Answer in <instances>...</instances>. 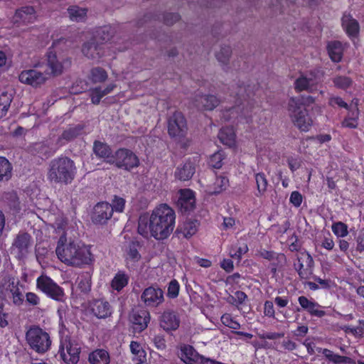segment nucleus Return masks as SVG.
<instances>
[{
	"instance_id": "44",
	"label": "nucleus",
	"mask_w": 364,
	"mask_h": 364,
	"mask_svg": "<svg viewBox=\"0 0 364 364\" xmlns=\"http://www.w3.org/2000/svg\"><path fill=\"white\" fill-rule=\"evenodd\" d=\"M229 186V180L226 176H220L216 178L214 183L213 184V191H210L211 194L217 195L226 190Z\"/></svg>"
},
{
	"instance_id": "25",
	"label": "nucleus",
	"mask_w": 364,
	"mask_h": 364,
	"mask_svg": "<svg viewBox=\"0 0 364 364\" xmlns=\"http://www.w3.org/2000/svg\"><path fill=\"white\" fill-rule=\"evenodd\" d=\"M90 307L92 314L99 318H105L112 314L110 304L103 299L93 300Z\"/></svg>"
},
{
	"instance_id": "35",
	"label": "nucleus",
	"mask_w": 364,
	"mask_h": 364,
	"mask_svg": "<svg viewBox=\"0 0 364 364\" xmlns=\"http://www.w3.org/2000/svg\"><path fill=\"white\" fill-rule=\"evenodd\" d=\"M13 99L12 90H4L0 92V118L6 115Z\"/></svg>"
},
{
	"instance_id": "42",
	"label": "nucleus",
	"mask_w": 364,
	"mask_h": 364,
	"mask_svg": "<svg viewBox=\"0 0 364 364\" xmlns=\"http://www.w3.org/2000/svg\"><path fill=\"white\" fill-rule=\"evenodd\" d=\"M296 0H285L287 3H294ZM265 4L268 5L269 15L274 16L282 12L284 6L283 0H265Z\"/></svg>"
},
{
	"instance_id": "18",
	"label": "nucleus",
	"mask_w": 364,
	"mask_h": 364,
	"mask_svg": "<svg viewBox=\"0 0 364 364\" xmlns=\"http://www.w3.org/2000/svg\"><path fill=\"white\" fill-rule=\"evenodd\" d=\"M18 79L22 83L37 87L44 83L47 77L41 71L36 69H30L22 71L18 76Z\"/></svg>"
},
{
	"instance_id": "48",
	"label": "nucleus",
	"mask_w": 364,
	"mask_h": 364,
	"mask_svg": "<svg viewBox=\"0 0 364 364\" xmlns=\"http://www.w3.org/2000/svg\"><path fill=\"white\" fill-rule=\"evenodd\" d=\"M232 54V49L229 46H221L220 50L216 53L217 60L223 65H227L229 63Z\"/></svg>"
},
{
	"instance_id": "9",
	"label": "nucleus",
	"mask_w": 364,
	"mask_h": 364,
	"mask_svg": "<svg viewBox=\"0 0 364 364\" xmlns=\"http://www.w3.org/2000/svg\"><path fill=\"white\" fill-rule=\"evenodd\" d=\"M139 164V159L135 153L129 149L120 148L114 153L111 164L118 168L130 171L138 167Z\"/></svg>"
},
{
	"instance_id": "14",
	"label": "nucleus",
	"mask_w": 364,
	"mask_h": 364,
	"mask_svg": "<svg viewBox=\"0 0 364 364\" xmlns=\"http://www.w3.org/2000/svg\"><path fill=\"white\" fill-rule=\"evenodd\" d=\"M112 215L111 204L107 202H100L95 205L91 219L94 224L104 225L112 218Z\"/></svg>"
},
{
	"instance_id": "39",
	"label": "nucleus",
	"mask_w": 364,
	"mask_h": 364,
	"mask_svg": "<svg viewBox=\"0 0 364 364\" xmlns=\"http://www.w3.org/2000/svg\"><path fill=\"white\" fill-rule=\"evenodd\" d=\"M129 347L132 353L134 355L133 359L137 360L139 364L144 363L146 361V353L139 343L132 341Z\"/></svg>"
},
{
	"instance_id": "59",
	"label": "nucleus",
	"mask_w": 364,
	"mask_h": 364,
	"mask_svg": "<svg viewBox=\"0 0 364 364\" xmlns=\"http://www.w3.org/2000/svg\"><path fill=\"white\" fill-rule=\"evenodd\" d=\"M358 118V109H356L355 112H353L352 117L346 118L343 122L342 126L350 129H355L358 126L357 119Z\"/></svg>"
},
{
	"instance_id": "34",
	"label": "nucleus",
	"mask_w": 364,
	"mask_h": 364,
	"mask_svg": "<svg viewBox=\"0 0 364 364\" xmlns=\"http://www.w3.org/2000/svg\"><path fill=\"white\" fill-rule=\"evenodd\" d=\"M88 361L90 364H109V354L105 349H96L89 354Z\"/></svg>"
},
{
	"instance_id": "21",
	"label": "nucleus",
	"mask_w": 364,
	"mask_h": 364,
	"mask_svg": "<svg viewBox=\"0 0 364 364\" xmlns=\"http://www.w3.org/2000/svg\"><path fill=\"white\" fill-rule=\"evenodd\" d=\"M159 321L161 327L166 331H175L180 325V318L177 313L169 309L162 313Z\"/></svg>"
},
{
	"instance_id": "27",
	"label": "nucleus",
	"mask_w": 364,
	"mask_h": 364,
	"mask_svg": "<svg viewBox=\"0 0 364 364\" xmlns=\"http://www.w3.org/2000/svg\"><path fill=\"white\" fill-rule=\"evenodd\" d=\"M341 26L348 37L355 38L358 36L360 31L359 23L350 14H343L341 18Z\"/></svg>"
},
{
	"instance_id": "4",
	"label": "nucleus",
	"mask_w": 364,
	"mask_h": 364,
	"mask_svg": "<svg viewBox=\"0 0 364 364\" xmlns=\"http://www.w3.org/2000/svg\"><path fill=\"white\" fill-rule=\"evenodd\" d=\"M235 95V103L238 114L237 123H250L252 119L253 102L250 100L252 95L251 87L245 85H232L231 95Z\"/></svg>"
},
{
	"instance_id": "60",
	"label": "nucleus",
	"mask_w": 364,
	"mask_h": 364,
	"mask_svg": "<svg viewBox=\"0 0 364 364\" xmlns=\"http://www.w3.org/2000/svg\"><path fill=\"white\" fill-rule=\"evenodd\" d=\"M126 201L124 198L115 196L114 199L112 200V213L114 211L122 213L124 209Z\"/></svg>"
},
{
	"instance_id": "7",
	"label": "nucleus",
	"mask_w": 364,
	"mask_h": 364,
	"mask_svg": "<svg viewBox=\"0 0 364 364\" xmlns=\"http://www.w3.org/2000/svg\"><path fill=\"white\" fill-rule=\"evenodd\" d=\"M36 287L55 301L60 302L65 301L66 296L63 289L46 275H41L37 278Z\"/></svg>"
},
{
	"instance_id": "36",
	"label": "nucleus",
	"mask_w": 364,
	"mask_h": 364,
	"mask_svg": "<svg viewBox=\"0 0 364 364\" xmlns=\"http://www.w3.org/2000/svg\"><path fill=\"white\" fill-rule=\"evenodd\" d=\"M84 129L82 124H78L68 127L64 130L62 134L59 136L58 141H61L65 140V141H70L81 135Z\"/></svg>"
},
{
	"instance_id": "43",
	"label": "nucleus",
	"mask_w": 364,
	"mask_h": 364,
	"mask_svg": "<svg viewBox=\"0 0 364 364\" xmlns=\"http://www.w3.org/2000/svg\"><path fill=\"white\" fill-rule=\"evenodd\" d=\"M129 282L128 276L124 273H117L112 280L111 287L113 289L120 291Z\"/></svg>"
},
{
	"instance_id": "32",
	"label": "nucleus",
	"mask_w": 364,
	"mask_h": 364,
	"mask_svg": "<svg viewBox=\"0 0 364 364\" xmlns=\"http://www.w3.org/2000/svg\"><path fill=\"white\" fill-rule=\"evenodd\" d=\"M196 102L199 109L213 110L218 105L220 100L215 95H205L198 97Z\"/></svg>"
},
{
	"instance_id": "58",
	"label": "nucleus",
	"mask_w": 364,
	"mask_h": 364,
	"mask_svg": "<svg viewBox=\"0 0 364 364\" xmlns=\"http://www.w3.org/2000/svg\"><path fill=\"white\" fill-rule=\"evenodd\" d=\"M221 321L225 326L230 328L237 330L240 328V323L237 321L233 320L231 315L228 314H225L222 316Z\"/></svg>"
},
{
	"instance_id": "38",
	"label": "nucleus",
	"mask_w": 364,
	"mask_h": 364,
	"mask_svg": "<svg viewBox=\"0 0 364 364\" xmlns=\"http://www.w3.org/2000/svg\"><path fill=\"white\" fill-rule=\"evenodd\" d=\"M327 48L329 56L333 61L338 63L341 60L343 48L339 41H333L329 43Z\"/></svg>"
},
{
	"instance_id": "52",
	"label": "nucleus",
	"mask_w": 364,
	"mask_h": 364,
	"mask_svg": "<svg viewBox=\"0 0 364 364\" xmlns=\"http://www.w3.org/2000/svg\"><path fill=\"white\" fill-rule=\"evenodd\" d=\"M259 255L262 258L267 259L269 261H272V260L276 259L278 261V262H285V260H286V257L284 254H277L273 251H267V250H263L259 252Z\"/></svg>"
},
{
	"instance_id": "61",
	"label": "nucleus",
	"mask_w": 364,
	"mask_h": 364,
	"mask_svg": "<svg viewBox=\"0 0 364 364\" xmlns=\"http://www.w3.org/2000/svg\"><path fill=\"white\" fill-rule=\"evenodd\" d=\"M318 352H322L326 358L335 364H341V356L339 355L333 353V351L327 348H319Z\"/></svg>"
},
{
	"instance_id": "46",
	"label": "nucleus",
	"mask_w": 364,
	"mask_h": 364,
	"mask_svg": "<svg viewBox=\"0 0 364 364\" xmlns=\"http://www.w3.org/2000/svg\"><path fill=\"white\" fill-rule=\"evenodd\" d=\"M138 232L144 237H149L150 235L149 217L147 215H143L139 217L138 222Z\"/></svg>"
},
{
	"instance_id": "63",
	"label": "nucleus",
	"mask_w": 364,
	"mask_h": 364,
	"mask_svg": "<svg viewBox=\"0 0 364 364\" xmlns=\"http://www.w3.org/2000/svg\"><path fill=\"white\" fill-rule=\"evenodd\" d=\"M328 105L333 107L338 106L341 108H345L346 109H348V104L343 100L341 97L338 96H331L328 99Z\"/></svg>"
},
{
	"instance_id": "5",
	"label": "nucleus",
	"mask_w": 364,
	"mask_h": 364,
	"mask_svg": "<svg viewBox=\"0 0 364 364\" xmlns=\"http://www.w3.org/2000/svg\"><path fill=\"white\" fill-rule=\"evenodd\" d=\"M26 340L30 348L38 354L49 350L52 343L50 335L37 326H32L26 331Z\"/></svg>"
},
{
	"instance_id": "10",
	"label": "nucleus",
	"mask_w": 364,
	"mask_h": 364,
	"mask_svg": "<svg viewBox=\"0 0 364 364\" xmlns=\"http://www.w3.org/2000/svg\"><path fill=\"white\" fill-rule=\"evenodd\" d=\"M80 346L74 339L65 338L59 349L60 358L67 364H77L80 360Z\"/></svg>"
},
{
	"instance_id": "16",
	"label": "nucleus",
	"mask_w": 364,
	"mask_h": 364,
	"mask_svg": "<svg viewBox=\"0 0 364 364\" xmlns=\"http://www.w3.org/2000/svg\"><path fill=\"white\" fill-rule=\"evenodd\" d=\"M82 53L89 59L97 60L105 55V46L97 38H92L83 43Z\"/></svg>"
},
{
	"instance_id": "3",
	"label": "nucleus",
	"mask_w": 364,
	"mask_h": 364,
	"mask_svg": "<svg viewBox=\"0 0 364 364\" xmlns=\"http://www.w3.org/2000/svg\"><path fill=\"white\" fill-rule=\"evenodd\" d=\"M77 167L74 161L65 156L52 159L48 165L47 178L50 183L68 185L75 179Z\"/></svg>"
},
{
	"instance_id": "54",
	"label": "nucleus",
	"mask_w": 364,
	"mask_h": 364,
	"mask_svg": "<svg viewBox=\"0 0 364 364\" xmlns=\"http://www.w3.org/2000/svg\"><path fill=\"white\" fill-rule=\"evenodd\" d=\"M333 82L336 87L346 90L351 86L353 81L348 77L338 76L333 79Z\"/></svg>"
},
{
	"instance_id": "53",
	"label": "nucleus",
	"mask_w": 364,
	"mask_h": 364,
	"mask_svg": "<svg viewBox=\"0 0 364 364\" xmlns=\"http://www.w3.org/2000/svg\"><path fill=\"white\" fill-rule=\"evenodd\" d=\"M248 251V247L246 244L237 247V245L231 246L229 252L230 256L233 259L240 260L242 255L245 254Z\"/></svg>"
},
{
	"instance_id": "13",
	"label": "nucleus",
	"mask_w": 364,
	"mask_h": 364,
	"mask_svg": "<svg viewBox=\"0 0 364 364\" xmlns=\"http://www.w3.org/2000/svg\"><path fill=\"white\" fill-rule=\"evenodd\" d=\"M318 82L319 80L317 78V75L314 71L301 73L294 81V90L297 92L302 91L313 92L316 90V86L318 84Z\"/></svg>"
},
{
	"instance_id": "19",
	"label": "nucleus",
	"mask_w": 364,
	"mask_h": 364,
	"mask_svg": "<svg viewBox=\"0 0 364 364\" xmlns=\"http://www.w3.org/2000/svg\"><path fill=\"white\" fill-rule=\"evenodd\" d=\"M19 284L18 279L8 277V284L5 288L6 291L9 293V297L13 304L17 306H22L24 302V296L18 287Z\"/></svg>"
},
{
	"instance_id": "12",
	"label": "nucleus",
	"mask_w": 364,
	"mask_h": 364,
	"mask_svg": "<svg viewBox=\"0 0 364 364\" xmlns=\"http://www.w3.org/2000/svg\"><path fill=\"white\" fill-rule=\"evenodd\" d=\"M164 293L157 285L146 288L141 294V301L148 308H156L164 301Z\"/></svg>"
},
{
	"instance_id": "22",
	"label": "nucleus",
	"mask_w": 364,
	"mask_h": 364,
	"mask_svg": "<svg viewBox=\"0 0 364 364\" xmlns=\"http://www.w3.org/2000/svg\"><path fill=\"white\" fill-rule=\"evenodd\" d=\"M304 261L305 262L306 267H304L303 262L301 261V259H303L302 257H298L299 264L297 266L296 264H294L295 269L296 270L299 278L302 280H306L311 278L313 276L314 266V261L311 255L307 253L304 255Z\"/></svg>"
},
{
	"instance_id": "15",
	"label": "nucleus",
	"mask_w": 364,
	"mask_h": 364,
	"mask_svg": "<svg viewBox=\"0 0 364 364\" xmlns=\"http://www.w3.org/2000/svg\"><path fill=\"white\" fill-rule=\"evenodd\" d=\"M27 151L32 156L45 160L52 156L55 150L48 141H41L29 144L27 147Z\"/></svg>"
},
{
	"instance_id": "20",
	"label": "nucleus",
	"mask_w": 364,
	"mask_h": 364,
	"mask_svg": "<svg viewBox=\"0 0 364 364\" xmlns=\"http://www.w3.org/2000/svg\"><path fill=\"white\" fill-rule=\"evenodd\" d=\"M130 321L135 331L141 332L147 328L150 321V314L146 309H138L132 311Z\"/></svg>"
},
{
	"instance_id": "56",
	"label": "nucleus",
	"mask_w": 364,
	"mask_h": 364,
	"mask_svg": "<svg viewBox=\"0 0 364 364\" xmlns=\"http://www.w3.org/2000/svg\"><path fill=\"white\" fill-rule=\"evenodd\" d=\"M333 232L338 237H345L348 235V226L342 222H337L332 225Z\"/></svg>"
},
{
	"instance_id": "1",
	"label": "nucleus",
	"mask_w": 364,
	"mask_h": 364,
	"mask_svg": "<svg viewBox=\"0 0 364 364\" xmlns=\"http://www.w3.org/2000/svg\"><path fill=\"white\" fill-rule=\"evenodd\" d=\"M55 252L61 262L70 266L81 267L92 261L91 253L86 247L74 241L67 243L65 235L60 236Z\"/></svg>"
},
{
	"instance_id": "23",
	"label": "nucleus",
	"mask_w": 364,
	"mask_h": 364,
	"mask_svg": "<svg viewBox=\"0 0 364 364\" xmlns=\"http://www.w3.org/2000/svg\"><path fill=\"white\" fill-rule=\"evenodd\" d=\"M36 19V13L33 6H23L16 10L14 16V23L28 24L33 23Z\"/></svg>"
},
{
	"instance_id": "33",
	"label": "nucleus",
	"mask_w": 364,
	"mask_h": 364,
	"mask_svg": "<svg viewBox=\"0 0 364 364\" xmlns=\"http://www.w3.org/2000/svg\"><path fill=\"white\" fill-rule=\"evenodd\" d=\"M47 65L50 70V74L53 75H60L63 72L64 65L58 59L56 53L49 50L47 53Z\"/></svg>"
},
{
	"instance_id": "26",
	"label": "nucleus",
	"mask_w": 364,
	"mask_h": 364,
	"mask_svg": "<svg viewBox=\"0 0 364 364\" xmlns=\"http://www.w3.org/2000/svg\"><path fill=\"white\" fill-rule=\"evenodd\" d=\"M298 301L301 308L313 316L321 318L326 315V312L321 309L322 306L321 305L317 302L309 300L304 296H299Z\"/></svg>"
},
{
	"instance_id": "8",
	"label": "nucleus",
	"mask_w": 364,
	"mask_h": 364,
	"mask_svg": "<svg viewBox=\"0 0 364 364\" xmlns=\"http://www.w3.org/2000/svg\"><path fill=\"white\" fill-rule=\"evenodd\" d=\"M33 240L30 234L19 232L12 242L11 253L18 260L25 259L31 252Z\"/></svg>"
},
{
	"instance_id": "29",
	"label": "nucleus",
	"mask_w": 364,
	"mask_h": 364,
	"mask_svg": "<svg viewBox=\"0 0 364 364\" xmlns=\"http://www.w3.org/2000/svg\"><path fill=\"white\" fill-rule=\"evenodd\" d=\"M196 172L195 164L191 161L179 165L174 172V177L181 181L190 180Z\"/></svg>"
},
{
	"instance_id": "2",
	"label": "nucleus",
	"mask_w": 364,
	"mask_h": 364,
	"mask_svg": "<svg viewBox=\"0 0 364 364\" xmlns=\"http://www.w3.org/2000/svg\"><path fill=\"white\" fill-rule=\"evenodd\" d=\"M175 212L166 204L156 207L149 217L150 235L156 240L167 238L175 225Z\"/></svg>"
},
{
	"instance_id": "50",
	"label": "nucleus",
	"mask_w": 364,
	"mask_h": 364,
	"mask_svg": "<svg viewBox=\"0 0 364 364\" xmlns=\"http://www.w3.org/2000/svg\"><path fill=\"white\" fill-rule=\"evenodd\" d=\"M139 247L140 244L138 241H132L127 251V258L134 262H138L141 259V255L139 252Z\"/></svg>"
},
{
	"instance_id": "47",
	"label": "nucleus",
	"mask_w": 364,
	"mask_h": 364,
	"mask_svg": "<svg viewBox=\"0 0 364 364\" xmlns=\"http://www.w3.org/2000/svg\"><path fill=\"white\" fill-rule=\"evenodd\" d=\"M12 166L8 159L0 157V181L8 180L11 176Z\"/></svg>"
},
{
	"instance_id": "11",
	"label": "nucleus",
	"mask_w": 364,
	"mask_h": 364,
	"mask_svg": "<svg viewBox=\"0 0 364 364\" xmlns=\"http://www.w3.org/2000/svg\"><path fill=\"white\" fill-rule=\"evenodd\" d=\"M188 127L183 114L175 112L168 119V133L171 138L181 139L187 133Z\"/></svg>"
},
{
	"instance_id": "6",
	"label": "nucleus",
	"mask_w": 364,
	"mask_h": 364,
	"mask_svg": "<svg viewBox=\"0 0 364 364\" xmlns=\"http://www.w3.org/2000/svg\"><path fill=\"white\" fill-rule=\"evenodd\" d=\"M299 100L289 99L287 109L294 123L302 132H307L312 125V120L304 107H299Z\"/></svg>"
},
{
	"instance_id": "41",
	"label": "nucleus",
	"mask_w": 364,
	"mask_h": 364,
	"mask_svg": "<svg viewBox=\"0 0 364 364\" xmlns=\"http://www.w3.org/2000/svg\"><path fill=\"white\" fill-rule=\"evenodd\" d=\"M69 17L74 21H83L87 16V9L80 8L77 6H72L68 9Z\"/></svg>"
},
{
	"instance_id": "45",
	"label": "nucleus",
	"mask_w": 364,
	"mask_h": 364,
	"mask_svg": "<svg viewBox=\"0 0 364 364\" xmlns=\"http://www.w3.org/2000/svg\"><path fill=\"white\" fill-rule=\"evenodd\" d=\"M257 193L256 196H263L267 191L268 181L264 173H257L255 175Z\"/></svg>"
},
{
	"instance_id": "57",
	"label": "nucleus",
	"mask_w": 364,
	"mask_h": 364,
	"mask_svg": "<svg viewBox=\"0 0 364 364\" xmlns=\"http://www.w3.org/2000/svg\"><path fill=\"white\" fill-rule=\"evenodd\" d=\"M180 286L176 279L171 280L168 287L167 296L169 298L175 299L178 296Z\"/></svg>"
},
{
	"instance_id": "64",
	"label": "nucleus",
	"mask_w": 364,
	"mask_h": 364,
	"mask_svg": "<svg viewBox=\"0 0 364 364\" xmlns=\"http://www.w3.org/2000/svg\"><path fill=\"white\" fill-rule=\"evenodd\" d=\"M25 298L26 304L29 306H36L41 302L40 297L33 292H27L25 295Z\"/></svg>"
},
{
	"instance_id": "55",
	"label": "nucleus",
	"mask_w": 364,
	"mask_h": 364,
	"mask_svg": "<svg viewBox=\"0 0 364 364\" xmlns=\"http://www.w3.org/2000/svg\"><path fill=\"white\" fill-rule=\"evenodd\" d=\"M224 159V153L218 151L214 153L209 159V165L214 168H220L223 166V160Z\"/></svg>"
},
{
	"instance_id": "24",
	"label": "nucleus",
	"mask_w": 364,
	"mask_h": 364,
	"mask_svg": "<svg viewBox=\"0 0 364 364\" xmlns=\"http://www.w3.org/2000/svg\"><path fill=\"white\" fill-rule=\"evenodd\" d=\"M92 150L95 156L111 164L113 159V152L109 145L107 143L95 140L93 143Z\"/></svg>"
},
{
	"instance_id": "40",
	"label": "nucleus",
	"mask_w": 364,
	"mask_h": 364,
	"mask_svg": "<svg viewBox=\"0 0 364 364\" xmlns=\"http://www.w3.org/2000/svg\"><path fill=\"white\" fill-rule=\"evenodd\" d=\"M108 75L106 70L100 67H95L90 70L89 79L93 83L104 82L107 79Z\"/></svg>"
},
{
	"instance_id": "37",
	"label": "nucleus",
	"mask_w": 364,
	"mask_h": 364,
	"mask_svg": "<svg viewBox=\"0 0 364 364\" xmlns=\"http://www.w3.org/2000/svg\"><path fill=\"white\" fill-rule=\"evenodd\" d=\"M218 138L221 143L228 146L235 144V134L233 129L230 127H223L218 133Z\"/></svg>"
},
{
	"instance_id": "17",
	"label": "nucleus",
	"mask_w": 364,
	"mask_h": 364,
	"mask_svg": "<svg viewBox=\"0 0 364 364\" xmlns=\"http://www.w3.org/2000/svg\"><path fill=\"white\" fill-rule=\"evenodd\" d=\"M177 205L182 213H190L196 208L195 193L191 189H181Z\"/></svg>"
},
{
	"instance_id": "49",
	"label": "nucleus",
	"mask_w": 364,
	"mask_h": 364,
	"mask_svg": "<svg viewBox=\"0 0 364 364\" xmlns=\"http://www.w3.org/2000/svg\"><path fill=\"white\" fill-rule=\"evenodd\" d=\"M112 36V29L109 26H104L97 31V35L93 38H97V41L102 43V45L105 46V43L109 41Z\"/></svg>"
},
{
	"instance_id": "31",
	"label": "nucleus",
	"mask_w": 364,
	"mask_h": 364,
	"mask_svg": "<svg viewBox=\"0 0 364 364\" xmlns=\"http://www.w3.org/2000/svg\"><path fill=\"white\" fill-rule=\"evenodd\" d=\"M199 223L197 220H186L182 224L178 225L176 229V234L180 237L189 238L196 233Z\"/></svg>"
},
{
	"instance_id": "30",
	"label": "nucleus",
	"mask_w": 364,
	"mask_h": 364,
	"mask_svg": "<svg viewBox=\"0 0 364 364\" xmlns=\"http://www.w3.org/2000/svg\"><path fill=\"white\" fill-rule=\"evenodd\" d=\"M203 355H200L192 346L184 345L181 348L180 358L186 364H199Z\"/></svg>"
},
{
	"instance_id": "62",
	"label": "nucleus",
	"mask_w": 364,
	"mask_h": 364,
	"mask_svg": "<svg viewBox=\"0 0 364 364\" xmlns=\"http://www.w3.org/2000/svg\"><path fill=\"white\" fill-rule=\"evenodd\" d=\"M90 97L91 98L92 103L94 105L100 104L101 99L104 97L102 94V88L97 87L90 90Z\"/></svg>"
},
{
	"instance_id": "28",
	"label": "nucleus",
	"mask_w": 364,
	"mask_h": 364,
	"mask_svg": "<svg viewBox=\"0 0 364 364\" xmlns=\"http://www.w3.org/2000/svg\"><path fill=\"white\" fill-rule=\"evenodd\" d=\"M76 292L80 296H87L91 291L92 275L90 272H85L79 274L75 280Z\"/></svg>"
},
{
	"instance_id": "51",
	"label": "nucleus",
	"mask_w": 364,
	"mask_h": 364,
	"mask_svg": "<svg viewBox=\"0 0 364 364\" xmlns=\"http://www.w3.org/2000/svg\"><path fill=\"white\" fill-rule=\"evenodd\" d=\"M238 114V109L236 105L235 107L226 109L221 112L220 118L225 122H230L232 123L237 122V115Z\"/></svg>"
}]
</instances>
